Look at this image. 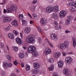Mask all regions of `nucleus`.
Listing matches in <instances>:
<instances>
[{"label": "nucleus", "mask_w": 76, "mask_h": 76, "mask_svg": "<svg viewBox=\"0 0 76 76\" xmlns=\"http://www.w3.org/2000/svg\"><path fill=\"white\" fill-rule=\"evenodd\" d=\"M28 14L29 17H31V18H32V16H31V14H29V13L28 12Z\"/></svg>", "instance_id": "864d4df0"}, {"label": "nucleus", "mask_w": 76, "mask_h": 76, "mask_svg": "<svg viewBox=\"0 0 76 76\" xmlns=\"http://www.w3.org/2000/svg\"><path fill=\"white\" fill-rule=\"evenodd\" d=\"M6 2V0H4L3 2L2 3H1V4H5V2Z\"/></svg>", "instance_id": "8fccbe9b"}, {"label": "nucleus", "mask_w": 76, "mask_h": 76, "mask_svg": "<svg viewBox=\"0 0 76 76\" xmlns=\"http://www.w3.org/2000/svg\"><path fill=\"white\" fill-rule=\"evenodd\" d=\"M20 35L21 37L22 38V33H20Z\"/></svg>", "instance_id": "052dcab7"}, {"label": "nucleus", "mask_w": 76, "mask_h": 76, "mask_svg": "<svg viewBox=\"0 0 76 76\" xmlns=\"http://www.w3.org/2000/svg\"><path fill=\"white\" fill-rule=\"evenodd\" d=\"M16 72L17 73H19V71L18 69H16Z\"/></svg>", "instance_id": "680f3d73"}, {"label": "nucleus", "mask_w": 76, "mask_h": 76, "mask_svg": "<svg viewBox=\"0 0 76 76\" xmlns=\"http://www.w3.org/2000/svg\"><path fill=\"white\" fill-rule=\"evenodd\" d=\"M54 65H50L49 67H48V69L50 71H53L54 70Z\"/></svg>", "instance_id": "b1692460"}, {"label": "nucleus", "mask_w": 76, "mask_h": 76, "mask_svg": "<svg viewBox=\"0 0 76 76\" xmlns=\"http://www.w3.org/2000/svg\"><path fill=\"white\" fill-rule=\"evenodd\" d=\"M62 54L63 56H66V53H65V52H62Z\"/></svg>", "instance_id": "49530a36"}, {"label": "nucleus", "mask_w": 76, "mask_h": 76, "mask_svg": "<svg viewBox=\"0 0 76 76\" xmlns=\"http://www.w3.org/2000/svg\"><path fill=\"white\" fill-rule=\"evenodd\" d=\"M51 39L53 41H57V37H56L55 34H53L51 35Z\"/></svg>", "instance_id": "1a4fd4ad"}, {"label": "nucleus", "mask_w": 76, "mask_h": 76, "mask_svg": "<svg viewBox=\"0 0 76 76\" xmlns=\"http://www.w3.org/2000/svg\"><path fill=\"white\" fill-rule=\"evenodd\" d=\"M1 75L2 76H4V72H3V71H1Z\"/></svg>", "instance_id": "79ce46f5"}, {"label": "nucleus", "mask_w": 76, "mask_h": 76, "mask_svg": "<svg viewBox=\"0 0 76 76\" xmlns=\"http://www.w3.org/2000/svg\"><path fill=\"white\" fill-rule=\"evenodd\" d=\"M19 56L20 58L22 59V58H24V57H25V55H24V54H23V53H20L19 55Z\"/></svg>", "instance_id": "a878e982"}, {"label": "nucleus", "mask_w": 76, "mask_h": 76, "mask_svg": "<svg viewBox=\"0 0 76 76\" xmlns=\"http://www.w3.org/2000/svg\"><path fill=\"white\" fill-rule=\"evenodd\" d=\"M31 73L32 74H38V71L37 69H32L31 71Z\"/></svg>", "instance_id": "4be33fe9"}, {"label": "nucleus", "mask_w": 76, "mask_h": 76, "mask_svg": "<svg viewBox=\"0 0 76 76\" xmlns=\"http://www.w3.org/2000/svg\"><path fill=\"white\" fill-rule=\"evenodd\" d=\"M7 50H9V47H8V46H7Z\"/></svg>", "instance_id": "69168bd1"}, {"label": "nucleus", "mask_w": 76, "mask_h": 76, "mask_svg": "<svg viewBox=\"0 0 76 76\" xmlns=\"http://www.w3.org/2000/svg\"><path fill=\"white\" fill-rule=\"evenodd\" d=\"M32 54L33 56L34 57H37V56H39V53H38L35 50V51L33 52Z\"/></svg>", "instance_id": "412c9836"}, {"label": "nucleus", "mask_w": 76, "mask_h": 76, "mask_svg": "<svg viewBox=\"0 0 76 76\" xmlns=\"http://www.w3.org/2000/svg\"><path fill=\"white\" fill-rule=\"evenodd\" d=\"M1 48H2L3 47H4V45L3 44L1 43Z\"/></svg>", "instance_id": "37998d69"}, {"label": "nucleus", "mask_w": 76, "mask_h": 76, "mask_svg": "<svg viewBox=\"0 0 76 76\" xmlns=\"http://www.w3.org/2000/svg\"><path fill=\"white\" fill-rule=\"evenodd\" d=\"M30 24H32V23H33V22H32V21H31L30 22Z\"/></svg>", "instance_id": "0e129e2a"}, {"label": "nucleus", "mask_w": 76, "mask_h": 76, "mask_svg": "<svg viewBox=\"0 0 76 76\" xmlns=\"http://www.w3.org/2000/svg\"><path fill=\"white\" fill-rule=\"evenodd\" d=\"M46 10L48 13H51L53 11L56 13L58 11V6H56L54 7H52L51 6H48L46 7Z\"/></svg>", "instance_id": "f257e3e1"}, {"label": "nucleus", "mask_w": 76, "mask_h": 76, "mask_svg": "<svg viewBox=\"0 0 76 76\" xmlns=\"http://www.w3.org/2000/svg\"><path fill=\"white\" fill-rule=\"evenodd\" d=\"M7 59H8V60H9L11 61V59H12V58H11L10 56L9 55H7Z\"/></svg>", "instance_id": "c9c22d12"}, {"label": "nucleus", "mask_w": 76, "mask_h": 76, "mask_svg": "<svg viewBox=\"0 0 76 76\" xmlns=\"http://www.w3.org/2000/svg\"><path fill=\"white\" fill-rule=\"evenodd\" d=\"M21 64V66L22 67H23L25 66V65H24V64H23V63H22Z\"/></svg>", "instance_id": "603ef678"}, {"label": "nucleus", "mask_w": 76, "mask_h": 76, "mask_svg": "<svg viewBox=\"0 0 76 76\" xmlns=\"http://www.w3.org/2000/svg\"><path fill=\"white\" fill-rule=\"evenodd\" d=\"M67 14V12L65 11H61L59 13V16L61 18H63Z\"/></svg>", "instance_id": "39448f33"}, {"label": "nucleus", "mask_w": 76, "mask_h": 76, "mask_svg": "<svg viewBox=\"0 0 76 76\" xmlns=\"http://www.w3.org/2000/svg\"><path fill=\"white\" fill-rule=\"evenodd\" d=\"M61 56V53L60 52L54 53L53 55V57L56 58H58V57Z\"/></svg>", "instance_id": "6e6552de"}, {"label": "nucleus", "mask_w": 76, "mask_h": 76, "mask_svg": "<svg viewBox=\"0 0 76 76\" xmlns=\"http://www.w3.org/2000/svg\"><path fill=\"white\" fill-rule=\"evenodd\" d=\"M71 23L72 20L70 19H67L65 21V24L66 25H69L70 23Z\"/></svg>", "instance_id": "6ab92c4d"}, {"label": "nucleus", "mask_w": 76, "mask_h": 76, "mask_svg": "<svg viewBox=\"0 0 76 76\" xmlns=\"http://www.w3.org/2000/svg\"><path fill=\"white\" fill-rule=\"evenodd\" d=\"M45 54H48L51 53V50L49 48H46L45 50Z\"/></svg>", "instance_id": "4468645a"}, {"label": "nucleus", "mask_w": 76, "mask_h": 76, "mask_svg": "<svg viewBox=\"0 0 76 76\" xmlns=\"http://www.w3.org/2000/svg\"><path fill=\"white\" fill-rule=\"evenodd\" d=\"M69 32H70V31H69V30H66L65 31V33L66 34H67L68 33H69Z\"/></svg>", "instance_id": "a18cd8bd"}, {"label": "nucleus", "mask_w": 76, "mask_h": 76, "mask_svg": "<svg viewBox=\"0 0 76 76\" xmlns=\"http://www.w3.org/2000/svg\"><path fill=\"white\" fill-rule=\"evenodd\" d=\"M18 18L19 19H22L23 18V15L22 14H21L19 16Z\"/></svg>", "instance_id": "f704fd0d"}, {"label": "nucleus", "mask_w": 76, "mask_h": 76, "mask_svg": "<svg viewBox=\"0 0 76 76\" xmlns=\"http://www.w3.org/2000/svg\"><path fill=\"white\" fill-rule=\"evenodd\" d=\"M13 33L15 34V35H18L19 34V32L16 30L13 31Z\"/></svg>", "instance_id": "473e14b6"}, {"label": "nucleus", "mask_w": 76, "mask_h": 76, "mask_svg": "<svg viewBox=\"0 0 76 76\" xmlns=\"http://www.w3.org/2000/svg\"><path fill=\"white\" fill-rule=\"evenodd\" d=\"M68 54H73V52H69L68 53Z\"/></svg>", "instance_id": "13d9d810"}, {"label": "nucleus", "mask_w": 76, "mask_h": 76, "mask_svg": "<svg viewBox=\"0 0 76 76\" xmlns=\"http://www.w3.org/2000/svg\"><path fill=\"white\" fill-rule=\"evenodd\" d=\"M48 61L50 63H52L54 62V59L53 58H51L49 59Z\"/></svg>", "instance_id": "72a5a7b5"}, {"label": "nucleus", "mask_w": 76, "mask_h": 76, "mask_svg": "<svg viewBox=\"0 0 76 76\" xmlns=\"http://www.w3.org/2000/svg\"><path fill=\"white\" fill-rule=\"evenodd\" d=\"M8 36L9 37V38L10 39H13L14 38V36H13V35L11 33H10L8 34Z\"/></svg>", "instance_id": "bb28decb"}, {"label": "nucleus", "mask_w": 76, "mask_h": 76, "mask_svg": "<svg viewBox=\"0 0 76 76\" xmlns=\"http://www.w3.org/2000/svg\"><path fill=\"white\" fill-rule=\"evenodd\" d=\"M64 45L66 48H67L69 45V42L68 41H65L64 42Z\"/></svg>", "instance_id": "aec40b11"}, {"label": "nucleus", "mask_w": 76, "mask_h": 76, "mask_svg": "<svg viewBox=\"0 0 76 76\" xmlns=\"http://www.w3.org/2000/svg\"><path fill=\"white\" fill-rule=\"evenodd\" d=\"M17 7H16V5L15 4L12 5L11 7V9L13 11H15L16 12V9H17Z\"/></svg>", "instance_id": "ddd939ff"}, {"label": "nucleus", "mask_w": 76, "mask_h": 76, "mask_svg": "<svg viewBox=\"0 0 76 76\" xmlns=\"http://www.w3.org/2000/svg\"><path fill=\"white\" fill-rule=\"evenodd\" d=\"M59 48L60 49H62V50H64L66 48L64 44L62 43L59 45Z\"/></svg>", "instance_id": "dca6fc26"}, {"label": "nucleus", "mask_w": 76, "mask_h": 76, "mask_svg": "<svg viewBox=\"0 0 76 76\" xmlns=\"http://www.w3.org/2000/svg\"><path fill=\"white\" fill-rule=\"evenodd\" d=\"M38 30L40 32H41V30L40 28H39L38 27Z\"/></svg>", "instance_id": "e2e57ef3"}, {"label": "nucleus", "mask_w": 76, "mask_h": 76, "mask_svg": "<svg viewBox=\"0 0 76 76\" xmlns=\"http://www.w3.org/2000/svg\"><path fill=\"white\" fill-rule=\"evenodd\" d=\"M10 76H16V74L12 73L11 74Z\"/></svg>", "instance_id": "3c124183"}, {"label": "nucleus", "mask_w": 76, "mask_h": 76, "mask_svg": "<svg viewBox=\"0 0 76 76\" xmlns=\"http://www.w3.org/2000/svg\"><path fill=\"white\" fill-rule=\"evenodd\" d=\"M12 24L14 26H17L18 25V22L17 20H15L12 22Z\"/></svg>", "instance_id": "f3484780"}, {"label": "nucleus", "mask_w": 76, "mask_h": 76, "mask_svg": "<svg viewBox=\"0 0 76 76\" xmlns=\"http://www.w3.org/2000/svg\"><path fill=\"white\" fill-rule=\"evenodd\" d=\"M46 40H47V41H48V43L50 46V47H52V48H53V44H52V43H51L50 42V41L48 40V39H46Z\"/></svg>", "instance_id": "cd10ccee"}, {"label": "nucleus", "mask_w": 76, "mask_h": 76, "mask_svg": "<svg viewBox=\"0 0 76 76\" xmlns=\"http://www.w3.org/2000/svg\"><path fill=\"white\" fill-rule=\"evenodd\" d=\"M26 34H29L31 31V28L29 27H27L26 28L25 30H24Z\"/></svg>", "instance_id": "a211bd4d"}, {"label": "nucleus", "mask_w": 76, "mask_h": 76, "mask_svg": "<svg viewBox=\"0 0 76 76\" xmlns=\"http://www.w3.org/2000/svg\"><path fill=\"white\" fill-rule=\"evenodd\" d=\"M35 37L33 34L29 35L26 38V42L27 43L34 44L35 43Z\"/></svg>", "instance_id": "f03ea898"}, {"label": "nucleus", "mask_w": 76, "mask_h": 76, "mask_svg": "<svg viewBox=\"0 0 76 76\" xmlns=\"http://www.w3.org/2000/svg\"><path fill=\"white\" fill-rule=\"evenodd\" d=\"M17 61H13L14 64V65H15V66H17V65L18 64V63L17 62Z\"/></svg>", "instance_id": "58836bf2"}, {"label": "nucleus", "mask_w": 76, "mask_h": 76, "mask_svg": "<svg viewBox=\"0 0 76 76\" xmlns=\"http://www.w3.org/2000/svg\"><path fill=\"white\" fill-rule=\"evenodd\" d=\"M55 28L56 30H57V29H58V26H56L55 27Z\"/></svg>", "instance_id": "4d7b16f0"}, {"label": "nucleus", "mask_w": 76, "mask_h": 76, "mask_svg": "<svg viewBox=\"0 0 76 76\" xmlns=\"http://www.w3.org/2000/svg\"><path fill=\"white\" fill-rule=\"evenodd\" d=\"M72 39L73 40V47H74V48H75L76 46V38H72Z\"/></svg>", "instance_id": "5701e85b"}, {"label": "nucleus", "mask_w": 76, "mask_h": 76, "mask_svg": "<svg viewBox=\"0 0 76 76\" xmlns=\"http://www.w3.org/2000/svg\"><path fill=\"white\" fill-rule=\"evenodd\" d=\"M33 65L34 68L36 69H39V68L40 67V65H39V64L37 62L34 63Z\"/></svg>", "instance_id": "f8f14e48"}, {"label": "nucleus", "mask_w": 76, "mask_h": 76, "mask_svg": "<svg viewBox=\"0 0 76 76\" xmlns=\"http://www.w3.org/2000/svg\"><path fill=\"white\" fill-rule=\"evenodd\" d=\"M69 69L68 68H65L63 71L64 74L66 76L69 75Z\"/></svg>", "instance_id": "9d476101"}, {"label": "nucleus", "mask_w": 76, "mask_h": 76, "mask_svg": "<svg viewBox=\"0 0 76 76\" xmlns=\"http://www.w3.org/2000/svg\"><path fill=\"white\" fill-rule=\"evenodd\" d=\"M11 27V26H10V25L8 26V27L5 28V30L6 31H8L9 30H10V27Z\"/></svg>", "instance_id": "e433bc0d"}, {"label": "nucleus", "mask_w": 76, "mask_h": 76, "mask_svg": "<svg viewBox=\"0 0 76 76\" xmlns=\"http://www.w3.org/2000/svg\"><path fill=\"white\" fill-rule=\"evenodd\" d=\"M3 64V67L4 69H7L8 67H11L12 66V64L10 63L7 64L6 62H4Z\"/></svg>", "instance_id": "20e7f679"}, {"label": "nucleus", "mask_w": 76, "mask_h": 76, "mask_svg": "<svg viewBox=\"0 0 76 76\" xmlns=\"http://www.w3.org/2000/svg\"><path fill=\"white\" fill-rule=\"evenodd\" d=\"M72 12H75V11H76V10H75V8H72Z\"/></svg>", "instance_id": "09e8293b"}, {"label": "nucleus", "mask_w": 76, "mask_h": 76, "mask_svg": "<svg viewBox=\"0 0 76 76\" xmlns=\"http://www.w3.org/2000/svg\"><path fill=\"white\" fill-rule=\"evenodd\" d=\"M14 49L15 51H17L18 50V48L16 47H14Z\"/></svg>", "instance_id": "a19ab883"}, {"label": "nucleus", "mask_w": 76, "mask_h": 76, "mask_svg": "<svg viewBox=\"0 0 76 76\" xmlns=\"http://www.w3.org/2000/svg\"><path fill=\"white\" fill-rule=\"evenodd\" d=\"M4 13H7V10H6L5 9L4 10Z\"/></svg>", "instance_id": "c03bdc74"}, {"label": "nucleus", "mask_w": 76, "mask_h": 76, "mask_svg": "<svg viewBox=\"0 0 76 76\" xmlns=\"http://www.w3.org/2000/svg\"><path fill=\"white\" fill-rule=\"evenodd\" d=\"M26 69L27 71L29 70H30V66L28 65H26Z\"/></svg>", "instance_id": "7c9ffc66"}, {"label": "nucleus", "mask_w": 76, "mask_h": 76, "mask_svg": "<svg viewBox=\"0 0 76 76\" xmlns=\"http://www.w3.org/2000/svg\"><path fill=\"white\" fill-rule=\"evenodd\" d=\"M40 22L42 25H45L47 23V20L45 19L42 18L40 20Z\"/></svg>", "instance_id": "2eb2a0df"}, {"label": "nucleus", "mask_w": 76, "mask_h": 76, "mask_svg": "<svg viewBox=\"0 0 76 76\" xmlns=\"http://www.w3.org/2000/svg\"><path fill=\"white\" fill-rule=\"evenodd\" d=\"M35 50H36V48L34 46H31L28 48V51L30 53H33Z\"/></svg>", "instance_id": "7ed1b4c3"}, {"label": "nucleus", "mask_w": 76, "mask_h": 76, "mask_svg": "<svg viewBox=\"0 0 76 76\" xmlns=\"http://www.w3.org/2000/svg\"><path fill=\"white\" fill-rule=\"evenodd\" d=\"M61 62H63V61H59L58 63H58H61Z\"/></svg>", "instance_id": "bf43d9fd"}, {"label": "nucleus", "mask_w": 76, "mask_h": 76, "mask_svg": "<svg viewBox=\"0 0 76 76\" xmlns=\"http://www.w3.org/2000/svg\"><path fill=\"white\" fill-rule=\"evenodd\" d=\"M38 39L39 40V42H41V41H42V40H41V38H38Z\"/></svg>", "instance_id": "5fc2aeb1"}, {"label": "nucleus", "mask_w": 76, "mask_h": 76, "mask_svg": "<svg viewBox=\"0 0 76 76\" xmlns=\"http://www.w3.org/2000/svg\"><path fill=\"white\" fill-rule=\"evenodd\" d=\"M75 21H76V18H75L74 19Z\"/></svg>", "instance_id": "774afa93"}, {"label": "nucleus", "mask_w": 76, "mask_h": 76, "mask_svg": "<svg viewBox=\"0 0 76 76\" xmlns=\"http://www.w3.org/2000/svg\"><path fill=\"white\" fill-rule=\"evenodd\" d=\"M54 24L55 25H58V23H57V22L56 21H55Z\"/></svg>", "instance_id": "6e6d98bb"}, {"label": "nucleus", "mask_w": 76, "mask_h": 76, "mask_svg": "<svg viewBox=\"0 0 76 76\" xmlns=\"http://www.w3.org/2000/svg\"><path fill=\"white\" fill-rule=\"evenodd\" d=\"M15 41H16L17 43L19 45H21L23 43L21 41V39L19 37H17V38H16L15 39Z\"/></svg>", "instance_id": "9b49d317"}, {"label": "nucleus", "mask_w": 76, "mask_h": 76, "mask_svg": "<svg viewBox=\"0 0 76 76\" xmlns=\"http://www.w3.org/2000/svg\"><path fill=\"white\" fill-rule=\"evenodd\" d=\"M11 21H12V19L8 17H5L3 20V21L4 23L10 22Z\"/></svg>", "instance_id": "0eeeda50"}, {"label": "nucleus", "mask_w": 76, "mask_h": 76, "mask_svg": "<svg viewBox=\"0 0 76 76\" xmlns=\"http://www.w3.org/2000/svg\"><path fill=\"white\" fill-rule=\"evenodd\" d=\"M7 13H12V10H11V8H8L7 9Z\"/></svg>", "instance_id": "c756f323"}, {"label": "nucleus", "mask_w": 76, "mask_h": 76, "mask_svg": "<svg viewBox=\"0 0 76 76\" xmlns=\"http://www.w3.org/2000/svg\"><path fill=\"white\" fill-rule=\"evenodd\" d=\"M23 48H24V49H26V47H23Z\"/></svg>", "instance_id": "338daca9"}, {"label": "nucleus", "mask_w": 76, "mask_h": 76, "mask_svg": "<svg viewBox=\"0 0 76 76\" xmlns=\"http://www.w3.org/2000/svg\"><path fill=\"white\" fill-rule=\"evenodd\" d=\"M68 18H69V19H72V18H73V17L71 15H70L68 17Z\"/></svg>", "instance_id": "de8ad7c7"}, {"label": "nucleus", "mask_w": 76, "mask_h": 76, "mask_svg": "<svg viewBox=\"0 0 76 76\" xmlns=\"http://www.w3.org/2000/svg\"><path fill=\"white\" fill-rule=\"evenodd\" d=\"M72 58L70 56L67 57L65 59V62L68 64H69L70 63H72Z\"/></svg>", "instance_id": "423d86ee"}, {"label": "nucleus", "mask_w": 76, "mask_h": 76, "mask_svg": "<svg viewBox=\"0 0 76 76\" xmlns=\"http://www.w3.org/2000/svg\"><path fill=\"white\" fill-rule=\"evenodd\" d=\"M21 21L22 22V25L23 26H26L27 25V21L24 20H22Z\"/></svg>", "instance_id": "393cba45"}, {"label": "nucleus", "mask_w": 76, "mask_h": 76, "mask_svg": "<svg viewBox=\"0 0 76 76\" xmlns=\"http://www.w3.org/2000/svg\"><path fill=\"white\" fill-rule=\"evenodd\" d=\"M58 67L61 68L63 66V62H61V63H59L58 64Z\"/></svg>", "instance_id": "c85d7f7f"}, {"label": "nucleus", "mask_w": 76, "mask_h": 76, "mask_svg": "<svg viewBox=\"0 0 76 76\" xmlns=\"http://www.w3.org/2000/svg\"><path fill=\"white\" fill-rule=\"evenodd\" d=\"M32 16L34 17V19L37 18V14H32Z\"/></svg>", "instance_id": "4c0bfd02"}, {"label": "nucleus", "mask_w": 76, "mask_h": 76, "mask_svg": "<svg viewBox=\"0 0 76 76\" xmlns=\"http://www.w3.org/2000/svg\"><path fill=\"white\" fill-rule=\"evenodd\" d=\"M52 17L53 18L55 19H57V16L56 14H53L52 15Z\"/></svg>", "instance_id": "2f4dec72"}, {"label": "nucleus", "mask_w": 76, "mask_h": 76, "mask_svg": "<svg viewBox=\"0 0 76 76\" xmlns=\"http://www.w3.org/2000/svg\"><path fill=\"white\" fill-rule=\"evenodd\" d=\"M37 2H38V1H37L34 0L32 1V3L33 4H36V3H37Z\"/></svg>", "instance_id": "ea45409f"}]
</instances>
